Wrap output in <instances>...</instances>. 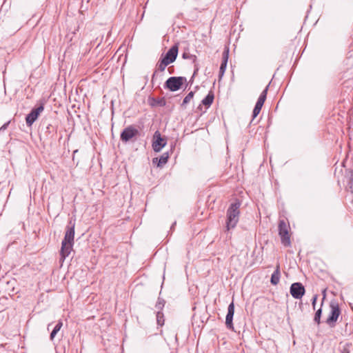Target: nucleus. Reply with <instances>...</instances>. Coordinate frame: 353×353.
<instances>
[{"instance_id":"f257e3e1","label":"nucleus","mask_w":353,"mask_h":353,"mask_svg":"<svg viewBox=\"0 0 353 353\" xmlns=\"http://www.w3.org/2000/svg\"><path fill=\"white\" fill-rule=\"evenodd\" d=\"M74 223H72V221H70L67 226L65 236L62 241L60 252L61 261H64L72 250L74 237Z\"/></svg>"},{"instance_id":"f03ea898","label":"nucleus","mask_w":353,"mask_h":353,"mask_svg":"<svg viewBox=\"0 0 353 353\" xmlns=\"http://www.w3.org/2000/svg\"><path fill=\"white\" fill-rule=\"evenodd\" d=\"M241 203L239 201L232 203L227 211L226 229L230 230L236 227L239 219Z\"/></svg>"},{"instance_id":"7ed1b4c3","label":"nucleus","mask_w":353,"mask_h":353,"mask_svg":"<svg viewBox=\"0 0 353 353\" xmlns=\"http://www.w3.org/2000/svg\"><path fill=\"white\" fill-rule=\"evenodd\" d=\"M290 225L285 220H280L279 223V234L281 236V243L283 245L288 247L291 244L289 234Z\"/></svg>"},{"instance_id":"20e7f679","label":"nucleus","mask_w":353,"mask_h":353,"mask_svg":"<svg viewBox=\"0 0 353 353\" xmlns=\"http://www.w3.org/2000/svg\"><path fill=\"white\" fill-rule=\"evenodd\" d=\"M186 82V78L183 77H172L165 81V87L172 92H175L181 88L183 83Z\"/></svg>"},{"instance_id":"39448f33","label":"nucleus","mask_w":353,"mask_h":353,"mask_svg":"<svg viewBox=\"0 0 353 353\" xmlns=\"http://www.w3.org/2000/svg\"><path fill=\"white\" fill-rule=\"evenodd\" d=\"M330 307V313L326 320V323L331 327H333L340 315L341 311L338 303L335 302H331Z\"/></svg>"},{"instance_id":"423d86ee","label":"nucleus","mask_w":353,"mask_h":353,"mask_svg":"<svg viewBox=\"0 0 353 353\" xmlns=\"http://www.w3.org/2000/svg\"><path fill=\"white\" fill-rule=\"evenodd\" d=\"M167 144L165 138L161 137L159 131H156L153 135L152 148L154 152H160Z\"/></svg>"},{"instance_id":"0eeeda50","label":"nucleus","mask_w":353,"mask_h":353,"mask_svg":"<svg viewBox=\"0 0 353 353\" xmlns=\"http://www.w3.org/2000/svg\"><path fill=\"white\" fill-rule=\"evenodd\" d=\"M44 107L41 104L37 108L32 110V111L26 116V121L28 126H31L34 122L37 119L39 114L43 111Z\"/></svg>"},{"instance_id":"6e6552de","label":"nucleus","mask_w":353,"mask_h":353,"mask_svg":"<svg viewBox=\"0 0 353 353\" xmlns=\"http://www.w3.org/2000/svg\"><path fill=\"white\" fill-rule=\"evenodd\" d=\"M139 131L132 126L125 128L121 134V140L123 142H128L135 137Z\"/></svg>"},{"instance_id":"1a4fd4ad","label":"nucleus","mask_w":353,"mask_h":353,"mask_svg":"<svg viewBox=\"0 0 353 353\" xmlns=\"http://www.w3.org/2000/svg\"><path fill=\"white\" fill-rule=\"evenodd\" d=\"M305 293V288L301 283H294L290 287L291 295L296 299L302 298Z\"/></svg>"},{"instance_id":"9d476101","label":"nucleus","mask_w":353,"mask_h":353,"mask_svg":"<svg viewBox=\"0 0 353 353\" xmlns=\"http://www.w3.org/2000/svg\"><path fill=\"white\" fill-rule=\"evenodd\" d=\"M177 54L178 46L174 45L171 48H170V50L167 52L165 57L162 59L167 63L170 64L176 60Z\"/></svg>"},{"instance_id":"9b49d317","label":"nucleus","mask_w":353,"mask_h":353,"mask_svg":"<svg viewBox=\"0 0 353 353\" xmlns=\"http://www.w3.org/2000/svg\"><path fill=\"white\" fill-rule=\"evenodd\" d=\"M234 313V303L232 302L228 307V314L225 318V325L228 328L233 330V323L232 319Z\"/></svg>"},{"instance_id":"f8f14e48","label":"nucleus","mask_w":353,"mask_h":353,"mask_svg":"<svg viewBox=\"0 0 353 353\" xmlns=\"http://www.w3.org/2000/svg\"><path fill=\"white\" fill-rule=\"evenodd\" d=\"M168 154L163 153L159 159L154 158L152 162L153 163H156L158 167H162L168 162Z\"/></svg>"},{"instance_id":"ddd939ff","label":"nucleus","mask_w":353,"mask_h":353,"mask_svg":"<svg viewBox=\"0 0 353 353\" xmlns=\"http://www.w3.org/2000/svg\"><path fill=\"white\" fill-rule=\"evenodd\" d=\"M228 51H225L223 52V60L221 65L220 66L219 73L220 77H222L225 71L227 63H228Z\"/></svg>"},{"instance_id":"4468645a","label":"nucleus","mask_w":353,"mask_h":353,"mask_svg":"<svg viewBox=\"0 0 353 353\" xmlns=\"http://www.w3.org/2000/svg\"><path fill=\"white\" fill-rule=\"evenodd\" d=\"M279 279H280V267L278 265L276 268L275 271L272 274L270 281H271L272 284L276 285L279 283Z\"/></svg>"},{"instance_id":"2eb2a0df","label":"nucleus","mask_w":353,"mask_h":353,"mask_svg":"<svg viewBox=\"0 0 353 353\" xmlns=\"http://www.w3.org/2000/svg\"><path fill=\"white\" fill-rule=\"evenodd\" d=\"M268 86H267L263 91L261 92V95L259 96L257 102L256 103V105H259L260 107H263L264 102L266 99L267 97V92H268Z\"/></svg>"},{"instance_id":"dca6fc26","label":"nucleus","mask_w":353,"mask_h":353,"mask_svg":"<svg viewBox=\"0 0 353 353\" xmlns=\"http://www.w3.org/2000/svg\"><path fill=\"white\" fill-rule=\"evenodd\" d=\"M214 100V94L212 92H210L202 100L201 103L203 105H205L207 108H209L210 105L212 103Z\"/></svg>"},{"instance_id":"f3484780","label":"nucleus","mask_w":353,"mask_h":353,"mask_svg":"<svg viewBox=\"0 0 353 353\" xmlns=\"http://www.w3.org/2000/svg\"><path fill=\"white\" fill-rule=\"evenodd\" d=\"M62 325H63L62 322L61 321H59L58 323L55 325V327H54L52 332L50 334V340H53L54 339V338L55 337V336L57 334V332L61 330Z\"/></svg>"},{"instance_id":"a211bd4d","label":"nucleus","mask_w":353,"mask_h":353,"mask_svg":"<svg viewBox=\"0 0 353 353\" xmlns=\"http://www.w3.org/2000/svg\"><path fill=\"white\" fill-rule=\"evenodd\" d=\"M157 321L158 325H163L164 324L163 314L160 311L157 312Z\"/></svg>"},{"instance_id":"6ab92c4d","label":"nucleus","mask_w":353,"mask_h":353,"mask_svg":"<svg viewBox=\"0 0 353 353\" xmlns=\"http://www.w3.org/2000/svg\"><path fill=\"white\" fill-rule=\"evenodd\" d=\"M193 97H194V92H189L187 94V96L184 98V99L183 101L182 105L185 106L187 103H188L192 99Z\"/></svg>"},{"instance_id":"aec40b11","label":"nucleus","mask_w":353,"mask_h":353,"mask_svg":"<svg viewBox=\"0 0 353 353\" xmlns=\"http://www.w3.org/2000/svg\"><path fill=\"white\" fill-rule=\"evenodd\" d=\"M169 64L167 63L165 61H163V59H161L159 63L157 64V69L161 71V72H163L166 68L167 65H168Z\"/></svg>"},{"instance_id":"412c9836","label":"nucleus","mask_w":353,"mask_h":353,"mask_svg":"<svg viewBox=\"0 0 353 353\" xmlns=\"http://www.w3.org/2000/svg\"><path fill=\"white\" fill-rule=\"evenodd\" d=\"M321 313H322V310L320 308L319 309L315 315H314V321L315 323H316L318 325L320 324L321 323Z\"/></svg>"},{"instance_id":"4be33fe9","label":"nucleus","mask_w":353,"mask_h":353,"mask_svg":"<svg viewBox=\"0 0 353 353\" xmlns=\"http://www.w3.org/2000/svg\"><path fill=\"white\" fill-rule=\"evenodd\" d=\"M261 108H262L260 107L259 105L258 106V105H255V107L253 110V113H252L253 119L257 117V115L259 114Z\"/></svg>"},{"instance_id":"5701e85b","label":"nucleus","mask_w":353,"mask_h":353,"mask_svg":"<svg viewBox=\"0 0 353 353\" xmlns=\"http://www.w3.org/2000/svg\"><path fill=\"white\" fill-rule=\"evenodd\" d=\"M347 186L351 192L353 193V172H352L350 174Z\"/></svg>"},{"instance_id":"b1692460","label":"nucleus","mask_w":353,"mask_h":353,"mask_svg":"<svg viewBox=\"0 0 353 353\" xmlns=\"http://www.w3.org/2000/svg\"><path fill=\"white\" fill-rule=\"evenodd\" d=\"M163 306V303L161 301H159L156 305V307L159 309V310H161L162 307Z\"/></svg>"},{"instance_id":"393cba45","label":"nucleus","mask_w":353,"mask_h":353,"mask_svg":"<svg viewBox=\"0 0 353 353\" xmlns=\"http://www.w3.org/2000/svg\"><path fill=\"white\" fill-rule=\"evenodd\" d=\"M316 299H317V295H315L313 297V299H312V305H313L314 308L315 307V304H316Z\"/></svg>"}]
</instances>
